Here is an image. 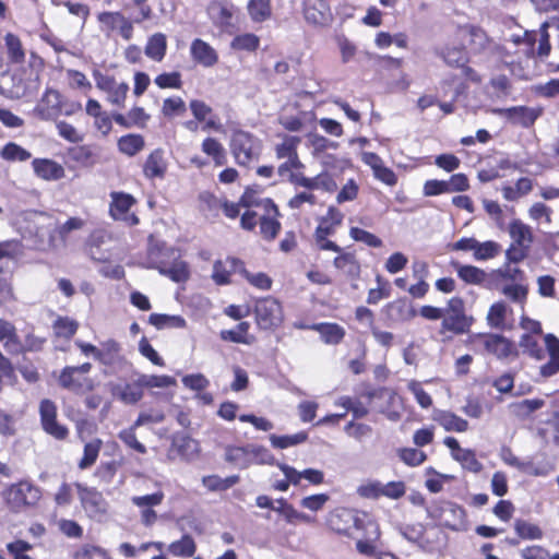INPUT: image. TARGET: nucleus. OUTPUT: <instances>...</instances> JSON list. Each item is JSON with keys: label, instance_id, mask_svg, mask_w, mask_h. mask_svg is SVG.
I'll list each match as a JSON object with an SVG mask.
<instances>
[{"label": "nucleus", "instance_id": "2f4dec72", "mask_svg": "<svg viewBox=\"0 0 559 559\" xmlns=\"http://www.w3.org/2000/svg\"><path fill=\"white\" fill-rule=\"evenodd\" d=\"M32 168L35 176L45 181H58L66 176L63 166L50 158H34Z\"/></svg>", "mask_w": 559, "mask_h": 559}, {"label": "nucleus", "instance_id": "cd10ccee", "mask_svg": "<svg viewBox=\"0 0 559 559\" xmlns=\"http://www.w3.org/2000/svg\"><path fill=\"white\" fill-rule=\"evenodd\" d=\"M484 347L498 359L516 358L519 356L515 343L501 334H487L484 340Z\"/></svg>", "mask_w": 559, "mask_h": 559}, {"label": "nucleus", "instance_id": "4be33fe9", "mask_svg": "<svg viewBox=\"0 0 559 559\" xmlns=\"http://www.w3.org/2000/svg\"><path fill=\"white\" fill-rule=\"evenodd\" d=\"M493 114L506 118L510 123L522 128H531L543 115L542 107L512 106L509 108H496Z\"/></svg>", "mask_w": 559, "mask_h": 559}, {"label": "nucleus", "instance_id": "9b49d317", "mask_svg": "<svg viewBox=\"0 0 559 559\" xmlns=\"http://www.w3.org/2000/svg\"><path fill=\"white\" fill-rule=\"evenodd\" d=\"M367 520L359 518L354 509L337 507L326 516V526L338 535L353 537L356 531L362 530Z\"/></svg>", "mask_w": 559, "mask_h": 559}, {"label": "nucleus", "instance_id": "774afa93", "mask_svg": "<svg viewBox=\"0 0 559 559\" xmlns=\"http://www.w3.org/2000/svg\"><path fill=\"white\" fill-rule=\"evenodd\" d=\"M0 156L8 162H25L29 159L32 155L21 145L9 142L2 147Z\"/></svg>", "mask_w": 559, "mask_h": 559}, {"label": "nucleus", "instance_id": "aec40b11", "mask_svg": "<svg viewBox=\"0 0 559 559\" xmlns=\"http://www.w3.org/2000/svg\"><path fill=\"white\" fill-rule=\"evenodd\" d=\"M381 314L384 323L393 326L411 321L418 311L405 298H397L386 302L381 309Z\"/></svg>", "mask_w": 559, "mask_h": 559}, {"label": "nucleus", "instance_id": "5701e85b", "mask_svg": "<svg viewBox=\"0 0 559 559\" xmlns=\"http://www.w3.org/2000/svg\"><path fill=\"white\" fill-rule=\"evenodd\" d=\"M431 518L436 519L440 525L457 531L465 522V509L454 502L445 501L440 503L430 512Z\"/></svg>", "mask_w": 559, "mask_h": 559}, {"label": "nucleus", "instance_id": "58836bf2", "mask_svg": "<svg viewBox=\"0 0 559 559\" xmlns=\"http://www.w3.org/2000/svg\"><path fill=\"white\" fill-rule=\"evenodd\" d=\"M167 37L163 33H155L147 38L144 47L145 56L155 61L162 62L167 53Z\"/></svg>", "mask_w": 559, "mask_h": 559}, {"label": "nucleus", "instance_id": "5fc2aeb1", "mask_svg": "<svg viewBox=\"0 0 559 559\" xmlns=\"http://www.w3.org/2000/svg\"><path fill=\"white\" fill-rule=\"evenodd\" d=\"M247 9L253 22H264L272 15L271 0H249Z\"/></svg>", "mask_w": 559, "mask_h": 559}, {"label": "nucleus", "instance_id": "603ef678", "mask_svg": "<svg viewBox=\"0 0 559 559\" xmlns=\"http://www.w3.org/2000/svg\"><path fill=\"white\" fill-rule=\"evenodd\" d=\"M240 480L238 475H231L222 478L218 475H207L202 477V484L209 491H225Z\"/></svg>", "mask_w": 559, "mask_h": 559}, {"label": "nucleus", "instance_id": "a878e982", "mask_svg": "<svg viewBox=\"0 0 559 559\" xmlns=\"http://www.w3.org/2000/svg\"><path fill=\"white\" fill-rule=\"evenodd\" d=\"M189 109L195 120L200 121L203 131L223 132L224 126L213 108L202 99H191Z\"/></svg>", "mask_w": 559, "mask_h": 559}, {"label": "nucleus", "instance_id": "e2e57ef3", "mask_svg": "<svg viewBox=\"0 0 559 559\" xmlns=\"http://www.w3.org/2000/svg\"><path fill=\"white\" fill-rule=\"evenodd\" d=\"M230 47L237 51L254 52L260 47V38L253 33H245L233 38Z\"/></svg>", "mask_w": 559, "mask_h": 559}, {"label": "nucleus", "instance_id": "20e7f679", "mask_svg": "<svg viewBox=\"0 0 559 559\" xmlns=\"http://www.w3.org/2000/svg\"><path fill=\"white\" fill-rule=\"evenodd\" d=\"M539 335L522 334L519 341L523 354L535 360H543L546 353L549 356L547 362L539 367V373L544 378H549L559 372V338L551 333L544 336L546 349H544L538 341Z\"/></svg>", "mask_w": 559, "mask_h": 559}, {"label": "nucleus", "instance_id": "0eeeda50", "mask_svg": "<svg viewBox=\"0 0 559 559\" xmlns=\"http://www.w3.org/2000/svg\"><path fill=\"white\" fill-rule=\"evenodd\" d=\"M508 231L512 242L506 250V260L512 263H520L530 254L534 241L533 231L528 225L519 218L510 222Z\"/></svg>", "mask_w": 559, "mask_h": 559}, {"label": "nucleus", "instance_id": "338daca9", "mask_svg": "<svg viewBox=\"0 0 559 559\" xmlns=\"http://www.w3.org/2000/svg\"><path fill=\"white\" fill-rule=\"evenodd\" d=\"M349 237L354 241L361 242L370 248H381L383 246V241L380 237L360 227H350Z\"/></svg>", "mask_w": 559, "mask_h": 559}, {"label": "nucleus", "instance_id": "de8ad7c7", "mask_svg": "<svg viewBox=\"0 0 559 559\" xmlns=\"http://www.w3.org/2000/svg\"><path fill=\"white\" fill-rule=\"evenodd\" d=\"M168 552L174 557L190 558L197 551V544L189 534H183L180 539L168 545Z\"/></svg>", "mask_w": 559, "mask_h": 559}, {"label": "nucleus", "instance_id": "f257e3e1", "mask_svg": "<svg viewBox=\"0 0 559 559\" xmlns=\"http://www.w3.org/2000/svg\"><path fill=\"white\" fill-rule=\"evenodd\" d=\"M263 188L260 185L245 187L237 202L227 198L218 199L213 192L204 191L199 199L210 210L219 206L223 215L228 219L239 218L242 230L252 233L259 226L260 236L265 241H273L282 229L281 212L271 198H263Z\"/></svg>", "mask_w": 559, "mask_h": 559}, {"label": "nucleus", "instance_id": "09e8293b", "mask_svg": "<svg viewBox=\"0 0 559 559\" xmlns=\"http://www.w3.org/2000/svg\"><path fill=\"white\" fill-rule=\"evenodd\" d=\"M79 322L67 316H59L52 323V330L57 337L71 340L79 330Z\"/></svg>", "mask_w": 559, "mask_h": 559}, {"label": "nucleus", "instance_id": "b1692460", "mask_svg": "<svg viewBox=\"0 0 559 559\" xmlns=\"http://www.w3.org/2000/svg\"><path fill=\"white\" fill-rule=\"evenodd\" d=\"M336 255L333 259V266L340 275L348 281H357L361 275V264L357 258L355 250H347L338 246L337 251H333Z\"/></svg>", "mask_w": 559, "mask_h": 559}, {"label": "nucleus", "instance_id": "e433bc0d", "mask_svg": "<svg viewBox=\"0 0 559 559\" xmlns=\"http://www.w3.org/2000/svg\"><path fill=\"white\" fill-rule=\"evenodd\" d=\"M114 121L122 128H145L151 119V116L143 107L134 106L127 115L120 112L112 114Z\"/></svg>", "mask_w": 559, "mask_h": 559}, {"label": "nucleus", "instance_id": "c756f323", "mask_svg": "<svg viewBox=\"0 0 559 559\" xmlns=\"http://www.w3.org/2000/svg\"><path fill=\"white\" fill-rule=\"evenodd\" d=\"M85 225L81 217H70L63 224L57 225L48 236V245L51 249L64 247L69 240V236L73 230L82 229Z\"/></svg>", "mask_w": 559, "mask_h": 559}, {"label": "nucleus", "instance_id": "393cba45", "mask_svg": "<svg viewBox=\"0 0 559 559\" xmlns=\"http://www.w3.org/2000/svg\"><path fill=\"white\" fill-rule=\"evenodd\" d=\"M246 267L245 261L237 257L228 255L225 260H215L213 263L212 280L218 286L231 284V275L239 273L243 275Z\"/></svg>", "mask_w": 559, "mask_h": 559}, {"label": "nucleus", "instance_id": "f704fd0d", "mask_svg": "<svg viewBox=\"0 0 559 559\" xmlns=\"http://www.w3.org/2000/svg\"><path fill=\"white\" fill-rule=\"evenodd\" d=\"M432 420L448 432H465L469 428V424L466 419L451 411L436 409L432 414Z\"/></svg>", "mask_w": 559, "mask_h": 559}, {"label": "nucleus", "instance_id": "c9c22d12", "mask_svg": "<svg viewBox=\"0 0 559 559\" xmlns=\"http://www.w3.org/2000/svg\"><path fill=\"white\" fill-rule=\"evenodd\" d=\"M155 267L159 274L167 276L175 283H185L190 278L189 264L181 259H175L170 264L160 261Z\"/></svg>", "mask_w": 559, "mask_h": 559}, {"label": "nucleus", "instance_id": "864d4df0", "mask_svg": "<svg viewBox=\"0 0 559 559\" xmlns=\"http://www.w3.org/2000/svg\"><path fill=\"white\" fill-rule=\"evenodd\" d=\"M148 323L157 330L165 328L183 329L187 325L186 320L181 316H169L164 313H152L148 317Z\"/></svg>", "mask_w": 559, "mask_h": 559}, {"label": "nucleus", "instance_id": "a19ab883", "mask_svg": "<svg viewBox=\"0 0 559 559\" xmlns=\"http://www.w3.org/2000/svg\"><path fill=\"white\" fill-rule=\"evenodd\" d=\"M4 46L7 49V57L12 64H22L26 59V50L23 46L21 38L14 33H7L4 35Z\"/></svg>", "mask_w": 559, "mask_h": 559}, {"label": "nucleus", "instance_id": "f03ea898", "mask_svg": "<svg viewBox=\"0 0 559 559\" xmlns=\"http://www.w3.org/2000/svg\"><path fill=\"white\" fill-rule=\"evenodd\" d=\"M418 314L428 321L442 320L439 329L442 341L468 333L475 321L472 316L467 314L465 300L461 296L448 299L443 308L424 305L418 309Z\"/></svg>", "mask_w": 559, "mask_h": 559}, {"label": "nucleus", "instance_id": "7ed1b4c3", "mask_svg": "<svg viewBox=\"0 0 559 559\" xmlns=\"http://www.w3.org/2000/svg\"><path fill=\"white\" fill-rule=\"evenodd\" d=\"M1 503L11 514H21L39 507L43 490L31 478L5 484L0 490Z\"/></svg>", "mask_w": 559, "mask_h": 559}, {"label": "nucleus", "instance_id": "f3484780", "mask_svg": "<svg viewBox=\"0 0 559 559\" xmlns=\"http://www.w3.org/2000/svg\"><path fill=\"white\" fill-rule=\"evenodd\" d=\"M96 87L106 94V99L112 106L124 108L129 92L127 82H118L114 75L96 72L94 73Z\"/></svg>", "mask_w": 559, "mask_h": 559}, {"label": "nucleus", "instance_id": "c03bdc74", "mask_svg": "<svg viewBox=\"0 0 559 559\" xmlns=\"http://www.w3.org/2000/svg\"><path fill=\"white\" fill-rule=\"evenodd\" d=\"M0 343L10 354H14L15 348L21 345L16 326L5 319H0Z\"/></svg>", "mask_w": 559, "mask_h": 559}, {"label": "nucleus", "instance_id": "1a4fd4ad", "mask_svg": "<svg viewBox=\"0 0 559 559\" xmlns=\"http://www.w3.org/2000/svg\"><path fill=\"white\" fill-rule=\"evenodd\" d=\"M277 138L281 139V142L274 145L273 150L275 156L277 159H285V162L277 167L278 175L282 177L288 176L290 171L302 169L305 165L298 154V146L301 139L297 135L286 133H280Z\"/></svg>", "mask_w": 559, "mask_h": 559}, {"label": "nucleus", "instance_id": "4c0bfd02", "mask_svg": "<svg viewBox=\"0 0 559 559\" xmlns=\"http://www.w3.org/2000/svg\"><path fill=\"white\" fill-rule=\"evenodd\" d=\"M450 265L455 270L457 277L467 285H483L487 280L488 274L478 266L453 260Z\"/></svg>", "mask_w": 559, "mask_h": 559}, {"label": "nucleus", "instance_id": "bb28decb", "mask_svg": "<svg viewBox=\"0 0 559 559\" xmlns=\"http://www.w3.org/2000/svg\"><path fill=\"white\" fill-rule=\"evenodd\" d=\"M443 444L450 450L452 459L463 468L473 473H479L483 469V464L477 460L475 451L461 448L456 438L448 436L443 439Z\"/></svg>", "mask_w": 559, "mask_h": 559}, {"label": "nucleus", "instance_id": "412c9836", "mask_svg": "<svg viewBox=\"0 0 559 559\" xmlns=\"http://www.w3.org/2000/svg\"><path fill=\"white\" fill-rule=\"evenodd\" d=\"M102 32L107 36L118 31L121 37L130 40L133 36L132 22L119 11H104L97 14Z\"/></svg>", "mask_w": 559, "mask_h": 559}, {"label": "nucleus", "instance_id": "c85d7f7f", "mask_svg": "<svg viewBox=\"0 0 559 559\" xmlns=\"http://www.w3.org/2000/svg\"><path fill=\"white\" fill-rule=\"evenodd\" d=\"M189 52L192 61L203 68H213L219 61L216 49L201 38L191 41Z\"/></svg>", "mask_w": 559, "mask_h": 559}, {"label": "nucleus", "instance_id": "052dcab7", "mask_svg": "<svg viewBox=\"0 0 559 559\" xmlns=\"http://www.w3.org/2000/svg\"><path fill=\"white\" fill-rule=\"evenodd\" d=\"M103 442L100 439H94L91 442L85 443L83 449V456L78 463L80 469H86L93 466L99 455Z\"/></svg>", "mask_w": 559, "mask_h": 559}, {"label": "nucleus", "instance_id": "680f3d73", "mask_svg": "<svg viewBox=\"0 0 559 559\" xmlns=\"http://www.w3.org/2000/svg\"><path fill=\"white\" fill-rule=\"evenodd\" d=\"M160 111L165 118L173 119L183 116L187 111V105L180 96H170L163 100Z\"/></svg>", "mask_w": 559, "mask_h": 559}, {"label": "nucleus", "instance_id": "49530a36", "mask_svg": "<svg viewBox=\"0 0 559 559\" xmlns=\"http://www.w3.org/2000/svg\"><path fill=\"white\" fill-rule=\"evenodd\" d=\"M143 388L141 377L136 381L118 386V397L126 404H136L143 397Z\"/></svg>", "mask_w": 559, "mask_h": 559}, {"label": "nucleus", "instance_id": "ea45409f", "mask_svg": "<svg viewBox=\"0 0 559 559\" xmlns=\"http://www.w3.org/2000/svg\"><path fill=\"white\" fill-rule=\"evenodd\" d=\"M201 150L213 160L214 166L221 167L227 164L226 150L216 138L206 136L203 139Z\"/></svg>", "mask_w": 559, "mask_h": 559}, {"label": "nucleus", "instance_id": "a18cd8bd", "mask_svg": "<svg viewBox=\"0 0 559 559\" xmlns=\"http://www.w3.org/2000/svg\"><path fill=\"white\" fill-rule=\"evenodd\" d=\"M117 146L120 153L132 157L144 148L145 140L142 134L129 133L118 139Z\"/></svg>", "mask_w": 559, "mask_h": 559}, {"label": "nucleus", "instance_id": "a211bd4d", "mask_svg": "<svg viewBox=\"0 0 559 559\" xmlns=\"http://www.w3.org/2000/svg\"><path fill=\"white\" fill-rule=\"evenodd\" d=\"M237 8L227 1L212 0L206 8L212 24L221 32L230 34L236 26L234 21Z\"/></svg>", "mask_w": 559, "mask_h": 559}, {"label": "nucleus", "instance_id": "6ab92c4d", "mask_svg": "<svg viewBox=\"0 0 559 559\" xmlns=\"http://www.w3.org/2000/svg\"><path fill=\"white\" fill-rule=\"evenodd\" d=\"M455 41L462 45L468 53H479L489 45V37L486 32L474 25H463L457 27Z\"/></svg>", "mask_w": 559, "mask_h": 559}, {"label": "nucleus", "instance_id": "6e6d98bb", "mask_svg": "<svg viewBox=\"0 0 559 559\" xmlns=\"http://www.w3.org/2000/svg\"><path fill=\"white\" fill-rule=\"evenodd\" d=\"M508 312L512 313V310L503 301L492 304L487 313V323L491 328L503 329Z\"/></svg>", "mask_w": 559, "mask_h": 559}, {"label": "nucleus", "instance_id": "ddd939ff", "mask_svg": "<svg viewBox=\"0 0 559 559\" xmlns=\"http://www.w3.org/2000/svg\"><path fill=\"white\" fill-rule=\"evenodd\" d=\"M75 489L85 514L94 521H104L109 511V503L103 493L95 487H88L81 483H75Z\"/></svg>", "mask_w": 559, "mask_h": 559}, {"label": "nucleus", "instance_id": "dca6fc26", "mask_svg": "<svg viewBox=\"0 0 559 559\" xmlns=\"http://www.w3.org/2000/svg\"><path fill=\"white\" fill-rule=\"evenodd\" d=\"M253 313L255 322L261 330L275 329L283 321L282 305L272 296L258 299L254 304Z\"/></svg>", "mask_w": 559, "mask_h": 559}, {"label": "nucleus", "instance_id": "79ce46f5", "mask_svg": "<svg viewBox=\"0 0 559 559\" xmlns=\"http://www.w3.org/2000/svg\"><path fill=\"white\" fill-rule=\"evenodd\" d=\"M250 323L248 321H241L231 330H222L219 337L225 342H233L237 344L250 345L254 341V336L249 334Z\"/></svg>", "mask_w": 559, "mask_h": 559}, {"label": "nucleus", "instance_id": "13d9d810", "mask_svg": "<svg viewBox=\"0 0 559 559\" xmlns=\"http://www.w3.org/2000/svg\"><path fill=\"white\" fill-rule=\"evenodd\" d=\"M67 154L70 160L82 167H91L95 164V155L91 147L87 145L70 147Z\"/></svg>", "mask_w": 559, "mask_h": 559}, {"label": "nucleus", "instance_id": "6e6552de", "mask_svg": "<svg viewBox=\"0 0 559 559\" xmlns=\"http://www.w3.org/2000/svg\"><path fill=\"white\" fill-rule=\"evenodd\" d=\"M344 214L335 206H329L326 214L318 219L313 233L314 245L320 251H337L338 245L330 237L336 234L337 228L343 224Z\"/></svg>", "mask_w": 559, "mask_h": 559}, {"label": "nucleus", "instance_id": "2eb2a0df", "mask_svg": "<svg viewBox=\"0 0 559 559\" xmlns=\"http://www.w3.org/2000/svg\"><path fill=\"white\" fill-rule=\"evenodd\" d=\"M108 213L117 222H122L129 227L140 224L139 216L131 212V209L138 204V200L130 193L123 191H111Z\"/></svg>", "mask_w": 559, "mask_h": 559}, {"label": "nucleus", "instance_id": "4468645a", "mask_svg": "<svg viewBox=\"0 0 559 559\" xmlns=\"http://www.w3.org/2000/svg\"><path fill=\"white\" fill-rule=\"evenodd\" d=\"M39 421L43 431L57 441H66L70 430L58 418L57 404L50 399H43L38 406Z\"/></svg>", "mask_w": 559, "mask_h": 559}, {"label": "nucleus", "instance_id": "4d7b16f0", "mask_svg": "<svg viewBox=\"0 0 559 559\" xmlns=\"http://www.w3.org/2000/svg\"><path fill=\"white\" fill-rule=\"evenodd\" d=\"M225 460L240 468H247L252 465L248 447H228Z\"/></svg>", "mask_w": 559, "mask_h": 559}, {"label": "nucleus", "instance_id": "3c124183", "mask_svg": "<svg viewBox=\"0 0 559 559\" xmlns=\"http://www.w3.org/2000/svg\"><path fill=\"white\" fill-rule=\"evenodd\" d=\"M335 405L342 406L345 408L346 414L352 413L353 420H358L360 418L366 417L369 414V408L362 404V402L357 397H352L348 395L341 396Z\"/></svg>", "mask_w": 559, "mask_h": 559}, {"label": "nucleus", "instance_id": "473e14b6", "mask_svg": "<svg viewBox=\"0 0 559 559\" xmlns=\"http://www.w3.org/2000/svg\"><path fill=\"white\" fill-rule=\"evenodd\" d=\"M360 531L364 532V534L362 538L356 542L357 551L369 557L376 556L377 546L374 542L379 539L381 534L378 524L372 520H367Z\"/></svg>", "mask_w": 559, "mask_h": 559}, {"label": "nucleus", "instance_id": "bf43d9fd", "mask_svg": "<svg viewBox=\"0 0 559 559\" xmlns=\"http://www.w3.org/2000/svg\"><path fill=\"white\" fill-rule=\"evenodd\" d=\"M514 531L516 535L524 540L542 539L544 536L543 530L537 524L530 523L522 519H518L514 522Z\"/></svg>", "mask_w": 559, "mask_h": 559}, {"label": "nucleus", "instance_id": "0e129e2a", "mask_svg": "<svg viewBox=\"0 0 559 559\" xmlns=\"http://www.w3.org/2000/svg\"><path fill=\"white\" fill-rule=\"evenodd\" d=\"M308 439V433L306 431H299L295 435H285L277 436L271 435L270 442L271 445L275 449H286L289 447H294L300 443H304Z\"/></svg>", "mask_w": 559, "mask_h": 559}, {"label": "nucleus", "instance_id": "7c9ffc66", "mask_svg": "<svg viewBox=\"0 0 559 559\" xmlns=\"http://www.w3.org/2000/svg\"><path fill=\"white\" fill-rule=\"evenodd\" d=\"M168 168L163 148L153 150L142 165L143 176L148 180L164 179Z\"/></svg>", "mask_w": 559, "mask_h": 559}, {"label": "nucleus", "instance_id": "69168bd1", "mask_svg": "<svg viewBox=\"0 0 559 559\" xmlns=\"http://www.w3.org/2000/svg\"><path fill=\"white\" fill-rule=\"evenodd\" d=\"M502 251L499 242L487 240L484 242L477 241L474 259L477 261H486L498 257Z\"/></svg>", "mask_w": 559, "mask_h": 559}, {"label": "nucleus", "instance_id": "423d86ee", "mask_svg": "<svg viewBox=\"0 0 559 559\" xmlns=\"http://www.w3.org/2000/svg\"><path fill=\"white\" fill-rule=\"evenodd\" d=\"M91 370V362H83L80 366H66L60 370L57 378L58 385L78 396L91 393L97 385L95 380L88 376Z\"/></svg>", "mask_w": 559, "mask_h": 559}, {"label": "nucleus", "instance_id": "f8f14e48", "mask_svg": "<svg viewBox=\"0 0 559 559\" xmlns=\"http://www.w3.org/2000/svg\"><path fill=\"white\" fill-rule=\"evenodd\" d=\"M440 57L447 66L454 69H460L463 78L472 83L479 84L483 81L481 75L469 67V53L460 44L453 40L451 45H447L440 51Z\"/></svg>", "mask_w": 559, "mask_h": 559}, {"label": "nucleus", "instance_id": "72a5a7b5", "mask_svg": "<svg viewBox=\"0 0 559 559\" xmlns=\"http://www.w3.org/2000/svg\"><path fill=\"white\" fill-rule=\"evenodd\" d=\"M305 19L314 25H325L331 20V10L324 0H305Z\"/></svg>", "mask_w": 559, "mask_h": 559}, {"label": "nucleus", "instance_id": "8fccbe9b", "mask_svg": "<svg viewBox=\"0 0 559 559\" xmlns=\"http://www.w3.org/2000/svg\"><path fill=\"white\" fill-rule=\"evenodd\" d=\"M533 190V181L527 177H521L514 186L502 187V195L507 201H516L527 195Z\"/></svg>", "mask_w": 559, "mask_h": 559}, {"label": "nucleus", "instance_id": "37998d69", "mask_svg": "<svg viewBox=\"0 0 559 559\" xmlns=\"http://www.w3.org/2000/svg\"><path fill=\"white\" fill-rule=\"evenodd\" d=\"M312 330L321 335V338L326 344L337 345L345 337V330L337 323L321 322L311 326Z\"/></svg>", "mask_w": 559, "mask_h": 559}, {"label": "nucleus", "instance_id": "39448f33", "mask_svg": "<svg viewBox=\"0 0 559 559\" xmlns=\"http://www.w3.org/2000/svg\"><path fill=\"white\" fill-rule=\"evenodd\" d=\"M82 110L79 100L62 95L55 88H46L34 107V115L45 121H56L60 116H73Z\"/></svg>", "mask_w": 559, "mask_h": 559}, {"label": "nucleus", "instance_id": "9d476101", "mask_svg": "<svg viewBox=\"0 0 559 559\" xmlns=\"http://www.w3.org/2000/svg\"><path fill=\"white\" fill-rule=\"evenodd\" d=\"M230 151L239 166H248L258 159L261 153V141L252 133L236 130L231 134Z\"/></svg>", "mask_w": 559, "mask_h": 559}]
</instances>
